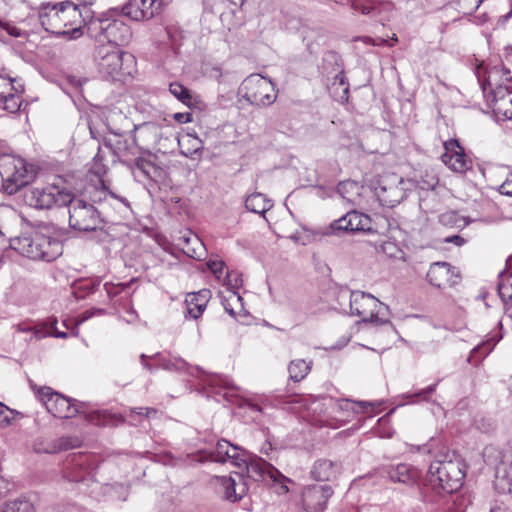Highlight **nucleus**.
Wrapping results in <instances>:
<instances>
[{"mask_svg": "<svg viewBox=\"0 0 512 512\" xmlns=\"http://www.w3.org/2000/svg\"><path fill=\"white\" fill-rule=\"evenodd\" d=\"M37 397L44 403L47 411L54 417L72 418L78 413H83L84 405L76 404L71 399L53 391L50 387L44 386L35 389V385L30 383Z\"/></svg>", "mask_w": 512, "mask_h": 512, "instance_id": "12", "label": "nucleus"}, {"mask_svg": "<svg viewBox=\"0 0 512 512\" xmlns=\"http://www.w3.org/2000/svg\"><path fill=\"white\" fill-rule=\"evenodd\" d=\"M136 169L146 178L151 181L158 182L161 179H154V174L157 172L156 166L144 159H139L136 161Z\"/></svg>", "mask_w": 512, "mask_h": 512, "instance_id": "43", "label": "nucleus"}, {"mask_svg": "<svg viewBox=\"0 0 512 512\" xmlns=\"http://www.w3.org/2000/svg\"><path fill=\"white\" fill-rule=\"evenodd\" d=\"M1 512H34V508L27 500H15L6 503Z\"/></svg>", "mask_w": 512, "mask_h": 512, "instance_id": "42", "label": "nucleus"}, {"mask_svg": "<svg viewBox=\"0 0 512 512\" xmlns=\"http://www.w3.org/2000/svg\"><path fill=\"white\" fill-rule=\"evenodd\" d=\"M94 60L99 74L110 80H124L131 76L135 68V58L112 44L98 45Z\"/></svg>", "mask_w": 512, "mask_h": 512, "instance_id": "4", "label": "nucleus"}, {"mask_svg": "<svg viewBox=\"0 0 512 512\" xmlns=\"http://www.w3.org/2000/svg\"><path fill=\"white\" fill-rule=\"evenodd\" d=\"M439 221L445 226L464 227V219L456 212L450 211L440 215Z\"/></svg>", "mask_w": 512, "mask_h": 512, "instance_id": "44", "label": "nucleus"}, {"mask_svg": "<svg viewBox=\"0 0 512 512\" xmlns=\"http://www.w3.org/2000/svg\"><path fill=\"white\" fill-rule=\"evenodd\" d=\"M33 338L35 339H42L46 336L51 335V331H48L45 326H33Z\"/></svg>", "mask_w": 512, "mask_h": 512, "instance_id": "57", "label": "nucleus"}, {"mask_svg": "<svg viewBox=\"0 0 512 512\" xmlns=\"http://www.w3.org/2000/svg\"><path fill=\"white\" fill-rule=\"evenodd\" d=\"M4 29L8 32L9 35L13 37H19L20 36V30L15 26H10L6 24L4 26Z\"/></svg>", "mask_w": 512, "mask_h": 512, "instance_id": "63", "label": "nucleus"}, {"mask_svg": "<svg viewBox=\"0 0 512 512\" xmlns=\"http://www.w3.org/2000/svg\"><path fill=\"white\" fill-rule=\"evenodd\" d=\"M0 80L4 85H10L11 89L18 92V89L13 86L14 79L9 78V83H6L7 78L0 74ZM0 103L3 104V109L10 113L17 112L21 107L20 96L14 93L5 94L4 92H0Z\"/></svg>", "mask_w": 512, "mask_h": 512, "instance_id": "28", "label": "nucleus"}, {"mask_svg": "<svg viewBox=\"0 0 512 512\" xmlns=\"http://www.w3.org/2000/svg\"><path fill=\"white\" fill-rule=\"evenodd\" d=\"M337 406L340 410L343 411L365 413L368 408L374 407V403L370 401H352L349 399H341L337 402Z\"/></svg>", "mask_w": 512, "mask_h": 512, "instance_id": "36", "label": "nucleus"}, {"mask_svg": "<svg viewBox=\"0 0 512 512\" xmlns=\"http://www.w3.org/2000/svg\"><path fill=\"white\" fill-rule=\"evenodd\" d=\"M240 406L243 408H248L251 412H255V413L262 412V408L257 403H254L252 400H249V399L243 400V402L241 403Z\"/></svg>", "mask_w": 512, "mask_h": 512, "instance_id": "58", "label": "nucleus"}, {"mask_svg": "<svg viewBox=\"0 0 512 512\" xmlns=\"http://www.w3.org/2000/svg\"><path fill=\"white\" fill-rule=\"evenodd\" d=\"M133 126V144L141 150L153 148L161 137V128L154 122H144Z\"/></svg>", "mask_w": 512, "mask_h": 512, "instance_id": "20", "label": "nucleus"}, {"mask_svg": "<svg viewBox=\"0 0 512 512\" xmlns=\"http://www.w3.org/2000/svg\"><path fill=\"white\" fill-rule=\"evenodd\" d=\"M209 384L211 386H219V387H223L225 389L232 388V386H233L230 379L228 377L222 376V375L212 376L209 379Z\"/></svg>", "mask_w": 512, "mask_h": 512, "instance_id": "52", "label": "nucleus"}, {"mask_svg": "<svg viewBox=\"0 0 512 512\" xmlns=\"http://www.w3.org/2000/svg\"><path fill=\"white\" fill-rule=\"evenodd\" d=\"M445 153L441 156L443 163L452 171L464 173L472 167L471 159L464 153L457 139L444 143Z\"/></svg>", "mask_w": 512, "mask_h": 512, "instance_id": "16", "label": "nucleus"}, {"mask_svg": "<svg viewBox=\"0 0 512 512\" xmlns=\"http://www.w3.org/2000/svg\"><path fill=\"white\" fill-rule=\"evenodd\" d=\"M224 265L225 264L223 261H217V260H214V261L211 260L207 263L208 268L218 279H220V277L222 275Z\"/></svg>", "mask_w": 512, "mask_h": 512, "instance_id": "53", "label": "nucleus"}, {"mask_svg": "<svg viewBox=\"0 0 512 512\" xmlns=\"http://www.w3.org/2000/svg\"><path fill=\"white\" fill-rule=\"evenodd\" d=\"M337 189H338V192L343 196V198H345L344 193L349 192L350 189H352V190L358 189V185L356 182H353V181H345V182L339 183Z\"/></svg>", "mask_w": 512, "mask_h": 512, "instance_id": "55", "label": "nucleus"}, {"mask_svg": "<svg viewBox=\"0 0 512 512\" xmlns=\"http://www.w3.org/2000/svg\"><path fill=\"white\" fill-rule=\"evenodd\" d=\"M170 93L181 101L183 104L190 106L192 104L193 97L188 88L180 83L174 82L169 85Z\"/></svg>", "mask_w": 512, "mask_h": 512, "instance_id": "38", "label": "nucleus"}, {"mask_svg": "<svg viewBox=\"0 0 512 512\" xmlns=\"http://www.w3.org/2000/svg\"><path fill=\"white\" fill-rule=\"evenodd\" d=\"M229 449H231V442L226 439H220L211 451L203 452L202 456L198 460L200 462L213 461L223 463L224 455H227V451H229Z\"/></svg>", "mask_w": 512, "mask_h": 512, "instance_id": "31", "label": "nucleus"}, {"mask_svg": "<svg viewBox=\"0 0 512 512\" xmlns=\"http://www.w3.org/2000/svg\"><path fill=\"white\" fill-rule=\"evenodd\" d=\"M504 281L512 291V256L506 260V269L499 274V282Z\"/></svg>", "mask_w": 512, "mask_h": 512, "instance_id": "47", "label": "nucleus"}, {"mask_svg": "<svg viewBox=\"0 0 512 512\" xmlns=\"http://www.w3.org/2000/svg\"><path fill=\"white\" fill-rule=\"evenodd\" d=\"M311 369V362L297 359L290 362L288 366L289 377L294 382L303 380Z\"/></svg>", "mask_w": 512, "mask_h": 512, "instance_id": "33", "label": "nucleus"}, {"mask_svg": "<svg viewBox=\"0 0 512 512\" xmlns=\"http://www.w3.org/2000/svg\"><path fill=\"white\" fill-rule=\"evenodd\" d=\"M341 463L326 458L318 459L311 467V477L316 481H332L341 473Z\"/></svg>", "mask_w": 512, "mask_h": 512, "instance_id": "22", "label": "nucleus"}, {"mask_svg": "<svg viewBox=\"0 0 512 512\" xmlns=\"http://www.w3.org/2000/svg\"><path fill=\"white\" fill-rule=\"evenodd\" d=\"M69 82L73 86H75L77 88H81L82 85L87 82V79L86 78H79V77H76V76H71V77H69Z\"/></svg>", "mask_w": 512, "mask_h": 512, "instance_id": "62", "label": "nucleus"}, {"mask_svg": "<svg viewBox=\"0 0 512 512\" xmlns=\"http://www.w3.org/2000/svg\"><path fill=\"white\" fill-rule=\"evenodd\" d=\"M444 242L445 243H453L457 246H461L465 243V240L458 236V235H453V236H448L444 239Z\"/></svg>", "mask_w": 512, "mask_h": 512, "instance_id": "61", "label": "nucleus"}, {"mask_svg": "<svg viewBox=\"0 0 512 512\" xmlns=\"http://www.w3.org/2000/svg\"><path fill=\"white\" fill-rule=\"evenodd\" d=\"M243 467L246 469L247 477L253 481L272 482L278 485L277 493L279 494L289 491L287 483L290 482V479L266 460L248 453V459Z\"/></svg>", "mask_w": 512, "mask_h": 512, "instance_id": "10", "label": "nucleus"}, {"mask_svg": "<svg viewBox=\"0 0 512 512\" xmlns=\"http://www.w3.org/2000/svg\"><path fill=\"white\" fill-rule=\"evenodd\" d=\"M248 459V452L243 448L231 443V449L224 455L223 463L230 462L238 468H242Z\"/></svg>", "mask_w": 512, "mask_h": 512, "instance_id": "35", "label": "nucleus"}, {"mask_svg": "<svg viewBox=\"0 0 512 512\" xmlns=\"http://www.w3.org/2000/svg\"><path fill=\"white\" fill-rule=\"evenodd\" d=\"M189 141L192 142V149L189 150L186 155H195L203 150L202 141L198 137H193Z\"/></svg>", "mask_w": 512, "mask_h": 512, "instance_id": "56", "label": "nucleus"}, {"mask_svg": "<svg viewBox=\"0 0 512 512\" xmlns=\"http://www.w3.org/2000/svg\"><path fill=\"white\" fill-rule=\"evenodd\" d=\"M224 284L230 291H236L243 285V279L241 274L236 271L227 272L224 279Z\"/></svg>", "mask_w": 512, "mask_h": 512, "instance_id": "45", "label": "nucleus"}, {"mask_svg": "<svg viewBox=\"0 0 512 512\" xmlns=\"http://www.w3.org/2000/svg\"><path fill=\"white\" fill-rule=\"evenodd\" d=\"M69 205V225L72 229L88 232L101 227L103 222L100 208L80 198H74L71 194Z\"/></svg>", "mask_w": 512, "mask_h": 512, "instance_id": "7", "label": "nucleus"}, {"mask_svg": "<svg viewBox=\"0 0 512 512\" xmlns=\"http://www.w3.org/2000/svg\"><path fill=\"white\" fill-rule=\"evenodd\" d=\"M126 288H128V284H124V283L113 284V283L107 282L104 284V289L109 298L116 297L122 291H124Z\"/></svg>", "mask_w": 512, "mask_h": 512, "instance_id": "49", "label": "nucleus"}, {"mask_svg": "<svg viewBox=\"0 0 512 512\" xmlns=\"http://www.w3.org/2000/svg\"><path fill=\"white\" fill-rule=\"evenodd\" d=\"M211 292L208 289H202L196 293H191L186 298L187 315L193 319H198L207 307Z\"/></svg>", "mask_w": 512, "mask_h": 512, "instance_id": "25", "label": "nucleus"}, {"mask_svg": "<svg viewBox=\"0 0 512 512\" xmlns=\"http://www.w3.org/2000/svg\"><path fill=\"white\" fill-rule=\"evenodd\" d=\"M78 445V439L72 437H60L51 442L49 447L45 449L47 453H57L62 450H68Z\"/></svg>", "mask_w": 512, "mask_h": 512, "instance_id": "37", "label": "nucleus"}, {"mask_svg": "<svg viewBox=\"0 0 512 512\" xmlns=\"http://www.w3.org/2000/svg\"><path fill=\"white\" fill-rule=\"evenodd\" d=\"M338 300L340 303L348 301L350 314L361 317L362 322L372 323L376 326L391 324L389 307L372 294L343 289L338 294Z\"/></svg>", "mask_w": 512, "mask_h": 512, "instance_id": "3", "label": "nucleus"}, {"mask_svg": "<svg viewBox=\"0 0 512 512\" xmlns=\"http://www.w3.org/2000/svg\"><path fill=\"white\" fill-rule=\"evenodd\" d=\"M511 287L504 282H499L497 285L498 295L505 304V314L512 320V291Z\"/></svg>", "mask_w": 512, "mask_h": 512, "instance_id": "39", "label": "nucleus"}, {"mask_svg": "<svg viewBox=\"0 0 512 512\" xmlns=\"http://www.w3.org/2000/svg\"><path fill=\"white\" fill-rule=\"evenodd\" d=\"M387 475L393 482L413 486L420 478V471L408 464H398L387 468Z\"/></svg>", "mask_w": 512, "mask_h": 512, "instance_id": "24", "label": "nucleus"}, {"mask_svg": "<svg viewBox=\"0 0 512 512\" xmlns=\"http://www.w3.org/2000/svg\"><path fill=\"white\" fill-rule=\"evenodd\" d=\"M333 493L332 487L328 484H313L304 487L302 490L304 512H324Z\"/></svg>", "mask_w": 512, "mask_h": 512, "instance_id": "15", "label": "nucleus"}, {"mask_svg": "<svg viewBox=\"0 0 512 512\" xmlns=\"http://www.w3.org/2000/svg\"><path fill=\"white\" fill-rule=\"evenodd\" d=\"M377 220V227L373 228L371 226V219L368 215L357 211H350L341 218L333 221L330 225V228L333 230V232L346 233L372 231L384 233L387 231L389 228L388 219L383 216H377Z\"/></svg>", "mask_w": 512, "mask_h": 512, "instance_id": "13", "label": "nucleus"}, {"mask_svg": "<svg viewBox=\"0 0 512 512\" xmlns=\"http://www.w3.org/2000/svg\"><path fill=\"white\" fill-rule=\"evenodd\" d=\"M88 25L90 31L99 32V42L106 40L117 48L128 44L132 38L131 28L121 20L90 17Z\"/></svg>", "mask_w": 512, "mask_h": 512, "instance_id": "11", "label": "nucleus"}, {"mask_svg": "<svg viewBox=\"0 0 512 512\" xmlns=\"http://www.w3.org/2000/svg\"><path fill=\"white\" fill-rule=\"evenodd\" d=\"M0 175L5 191L12 195L34 178L35 171L24 159L5 155L0 158Z\"/></svg>", "mask_w": 512, "mask_h": 512, "instance_id": "6", "label": "nucleus"}, {"mask_svg": "<svg viewBox=\"0 0 512 512\" xmlns=\"http://www.w3.org/2000/svg\"><path fill=\"white\" fill-rule=\"evenodd\" d=\"M427 279L429 283L438 288L452 287L459 282L458 271L447 262L431 264Z\"/></svg>", "mask_w": 512, "mask_h": 512, "instance_id": "19", "label": "nucleus"}, {"mask_svg": "<svg viewBox=\"0 0 512 512\" xmlns=\"http://www.w3.org/2000/svg\"><path fill=\"white\" fill-rule=\"evenodd\" d=\"M458 2L463 14H472L478 9L482 0H458Z\"/></svg>", "mask_w": 512, "mask_h": 512, "instance_id": "46", "label": "nucleus"}, {"mask_svg": "<svg viewBox=\"0 0 512 512\" xmlns=\"http://www.w3.org/2000/svg\"><path fill=\"white\" fill-rule=\"evenodd\" d=\"M89 12L86 11L83 15L77 5L67 0L53 5L43 3L38 17L47 32L77 39L83 35L82 27L86 25V18L90 17Z\"/></svg>", "mask_w": 512, "mask_h": 512, "instance_id": "1", "label": "nucleus"}, {"mask_svg": "<svg viewBox=\"0 0 512 512\" xmlns=\"http://www.w3.org/2000/svg\"><path fill=\"white\" fill-rule=\"evenodd\" d=\"M240 92L251 105L259 107L270 106L277 98L273 82L259 74L248 76L242 82Z\"/></svg>", "mask_w": 512, "mask_h": 512, "instance_id": "9", "label": "nucleus"}, {"mask_svg": "<svg viewBox=\"0 0 512 512\" xmlns=\"http://www.w3.org/2000/svg\"><path fill=\"white\" fill-rule=\"evenodd\" d=\"M104 314H105V310L101 309V308H92V309L86 310L77 316L76 325H80L83 322H85L86 320H88L94 316H101Z\"/></svg>", "mask_w": 512, "mask_h": 512, "instance_id": "48", "label": "nucleus"}, {"mask_svg": "<svg viewBox=\"0 0 512 512\" xmlns=\"http://www.w3.org/2000/svg\"><path fill=\"white\" fill-rule=\"evenodd\" d=\"M173 118L180 124H185V123H188L190 122L192 119H191V114L189 112H178V113H175L173 115Z\"/></svg>", "mask_w": 512, "mask_h": 512, "instance_id": "59", "label": "nucleus"}, {"mask_svg": "<svg viewBox=\"0 0 512 512\" xmlns=\"http://www.w3.org/2000/svg\"><path fill=\"white\" fill-rule=\"evenodd\" d=\"M490 512H510L509 509L503 505L496 504L490 510Z\"/></svg>", "mask_w": 512, "mask_h": 512, "instance_id": "64", "label": "nucleus"}, {"mask_svg": "<svg viewBox=\"0 0 512 512\" xmlns=\"http://www.w3.org/2000/svg\"><path fill=\"white\" fill-rule=\"evenodd\" d=\"M151 359V356H147L146 354L140 355L141 364L145 369H147L149 372L153 373L155 371V364L152 365L147 362V359Z\"/></svg>", "mask_w": 512, "mask_h": 512, "instance_id": "60", "label": "nucleus"}, {"mask_svg": "<svg viewBox=\"0 0 512 512\" xmlns=\"http://www.w3.org/2000/svg\"><path fill=\"white\" fill-rule=\"evenodd\" d=\"M245 207L253 213L264 215L272 207V203L265 195L253 193L246 198Z\"/></svg>", "mask_w": 512, "mask_h": 512, "instance_id": "32", "label": "nucleus"}, {"mask_svg": "<svg viewBox=\"0 0 512 512\" xmlns=\"http://www.w3.org/2000/svg\"><path fill=\"white\" fill-rule=\"evenodd\" d=\"M25 201L40 210L62 207L71 201V191L55 184L37 186L27 191Z\"/></svg>", "mask_w": 512, "mask_h": 512, "instance_id": "8", "label": "nucleus"}, {"mask_svg": "<svg viewBox=\"0 0 512 512\" xmlns=\"http://www.w3.org/2000/svg\"><path fill=\"white\" fill-rule=\"evenodd\" d=\"M100 285L99 280H86L82 282L78 286V290H81L84 292V295H81L80 297H84L85 295L94 293Z\"/></svg>", "mask_w": 512, "mask_h": 512, "instance_id": "51", "label": "nucleus"}, {"mask_svg": "<svg viewBox=\"0 0 512 512\" xmlns=\"http://www.w3.org/2000/svg\"><path fill=\"white\" fill-rule=\"evenodd\" d=\"M501 338V333L494 332L487 340L473 348L468 360L470 362L475 363L479 361L481 358H484L493 350V348L501 340Z\"/></svg>", "mask_w": 512, "mask_h": 512, "instance_id": "29", "label": "nucleus"}, {"mask_svg": "<svg viewBox=\"0 0 512 512\" xmlns=\"http://www.w3.org/2000/svg\"><path fill=\"white\" fill-rule=\"evenodd\" d=\"M158 411L154 408H143V407H139V408H133L130 410V414H129V417L131 419H134V416H139V417H146V418H153L157 415Z\"/></svg>", "mask_w": 512, "mask_h": 512, "instance_id": "50", "label": "nucleus"}, {"mask_svg": "<svg viewBox=\"0 0 512 512\" xmlns=\"http://www.w3.org/2000/svg\"><path fill=\"white\" fill-rule=\"evenodd\" d=\"M232 302H236L239 305V309H243V299L242 297L236 292V291H230V294L228 297L222 298V305L224 307V310L232 317H236V311L234 310V306L232 305Z\"/></svg>", "mask_w": 512, "mask_h": 512, "instance_id": "40", "label": "nucleus"}, {"mask_svg": "<svg viewBox=\"0 0 512 512\" xmlns=\"http://www.w3.org/2000/svg\"><path fill=\"white\" fill-rule=\"evenodd\" d=\"M465 473L459 461H434L427 472V482L438 494H452L462 485Z\"/></svg>", "mask_w": 512, "mask_h": 512, "instance_id": "5", "label": "nucleus"}, {"mask_svg": "<svg viewBox=\"0 0 512 512\" xmlns=\"http://www.w3.org/2000/svg\"><path fill=\"white\" fill-rule=\"evenodd\" d=\"M239 481L237 482L233 477H225L221 478V486L224 489V498L230 502H238L240 501L245 494L247 493V485L242 480L240 475H237Z\"/></svg>", "mask_w": 512, "mask_h": 512, "instance_id": "26", "label": "nucleus"}, {"mask_svg": "<svg viewBox=\"0 0 512 512\" xmlns=\"http://www.w3.org/2000/svg\"><path fill=\"white\" fill-rule=\"evenodd\" d=\"M437 383L427 386L426 388L420 389L413 393H405L401 396L403 402H400L398 406L406 404H417L421 402H428L432 395L435 393Z\"/></svg>", "mask_w": 512, "mask_h": 512, "instance_id": "30", "label": "nucleus"}, {"mask_svg": "<svg viewBox=\"0 0 512 512\" xmlns=\"http://www.w3.org/2000/svg\"><path fill=\"white\" fill-rule=\"evenodd\" d=\"M485 462L494 466L497 473L503 471L504 474H509L512 471V455L510 452H503L496 447L488 446L483 451Z\"/></svg>", "mask_w": 512, "mask_h": 512, "instance_id": "23", "label": "nucleus"}, {"mask_svg": "<svg viewBox=\"0 0 512 512\" xmlns=\"http://www.w3.org/2000/svg\"><path fill=\"white\" fill-rule=\"evenodd\" d=\"M183 252L190 258L201 260L205 254V247L197 236L185 238Z\"/></svg>", "mask_w": 512, "mask_h": 512, "instance_id": "34", "label": "nucleus"}, {"mask_svg": "<svg viewBox=\"0 0 512 512\" xmlns=\"http://www.w3.org/2000/svg\"><path fill=\"white\" fill-rule=\"evenodd\" d=\"M16 416L23 417V414L17 410L9 408L4 403L0 402V427L6 428L11 425Z\"/></svg>", "mask_w": 512, "mask_h": 512, "instance_id": "41", "label": "nucleus"}, {"mask_svg": "<svg viewBox=\"0 0 512 512\" xmlns=\"http://www.w3.org/2000/svg\"><path fill=\"white\" fill-rule=\"evenodd\" d=\"M163 4L164 0H129L123 6L122 12L134 21H144L158 14Z\"/></svg>", "mask_w": 512, "mask_h": 512, "instance_id": "17", "label": "nucleus"}, {"mask_svg": "<svg viewBox=\"0 0 512 512\" xmlns=\"http://www.w3.org/2000/svg\"><path fill=\"white\" fill-rule=\"evenodd\" d=\"M499 192L512 197V174H509L506 180L500 185Z\"/></svg>", "mask_w": 512, "mask_h": 512, "instance_id": "54", "label": "nucleus"}, {"mask_svg": "<svg viewBox=\"0 0 512 512\" xmlns=\"http://www.w3.org/2000/svg\"><path fill=\"white\" fill-rule=\"evenodd\" d=\"M10 247L33 261L52 262L63 253V245L59 239L40 231L11 239Z\"/></svg>", "mask_w": 512, "mask_h": 512, "instance_id": "2", "label": "nucleus"}, {"mask_svg": "<svg viewBox=\"0 0 512 512\" xmlns=\"http://www.w3.org/2000/svg\"><path fill=\"white\" fill-rule=\"evenodd\" d=\"M92 201L100 205L103 218L110 216L109 208L119 214L125 213L130 209V203L125 197L116 195L104 186L101 190L95 192L92 196Z\"/></svg>", "mask_w": 512, "mask_h": 512, "instance_id": "18", "label": "nucleus"}, {"mask_svg": "<svg viewBox=\"0 0 512 512\" xmlns=\"http://www.w3.org/2000/svg\"><path fill=\"white\" fill-rule=\"evenodd\" d=\"M151 359L155 362V370L160 368L167 371L186 373L190 376H198V374L202 372L199 367H193L183 358L173 356L170 353L167 356L163 353H156L151 356Z\"/></svg>", "mask_w": 512, "mask_h": 512, "instance_id": "21", "label": "nucleus"}, {"mask_svg": "<svg viewBox=\"0 0 512 512\" xmlns=\"http://www.w3.org/2000/svg\"><path fill=\"white\" fill-rule=\"evenodd\" d=\"M377 196L383 205L394 207L403 200L405 193L403 188L399 185L391 186L389 188L386 186H380L377 191Z\"/></svg>", "mask_w": 512, "mask_h": 512, "instance_id": "27", "label": "nucleus"}, {"mask_svg": "<svg viewBox=\"0 0 512 512\" xmlns=\"http://www.w3.org/2000/svg\"><path fill=\"white\" fill-rule=\"evenodd\" d=\"M132 125L131 120L120 113H115L108 118L107 127L112 137L105 139V144L109 146L113 153L117 156L124 155L135 146L133 140L128 142L125 138L130 131Z\"/></svg>", "mask_w": 512, "mask_h": 512, "instance_id": "14", "label": "nucleus"}]
</instances>
